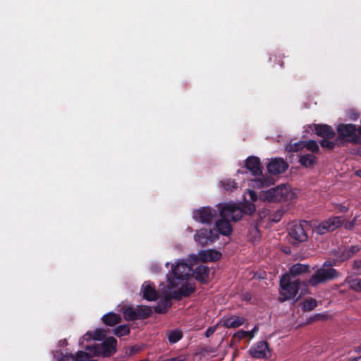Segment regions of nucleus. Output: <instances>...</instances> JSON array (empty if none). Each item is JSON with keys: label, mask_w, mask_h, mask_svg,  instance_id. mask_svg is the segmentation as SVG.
Wrapping results in <instances>:
<instances>
[{"label": "nucleus", "mask_w": 361, "mask_h": 361, "mask_svg": "<svg viewBox=\"0 0 361 361\" xmlns=\"http://www.w3.org/2000/svg\"><path fill=\"white\" fill-rule=\"evenodd\" d=\"M164 298L155 307V311L159 313L166 312L171 307V298L181 299L183 297L190 295L195 291L193 284L190 283L182 278H178V283H175L173 279H170L166 286L161 288Z\"/></svg>", "instance_id": "1"}, {"label": "nucleus", "mask_w": 361, "mask_h": 361, "mask_svg": "<svg viewBox=\"0 0 361 361\" xmlns=\"http://www.w3.org/2000/svg\"><path fill=\"white\" fill-rule=\"evenodd\" d=\"M231 232L232 227L230 223L221 219L216 221L215 228L213 230L202 228L197 231L194 235V240L197 244L204 246L214 242L219 238V234L229 235Z\"/></svg>", "instance_id": "2"}, {"label": "nucleus", "mask_w": 361, "mask_h": 361, "mask_svg": "<svg viewBox=\"0 0 361 361\" xmlns=\"http://www.w3.org/2000/svg\"><path fill=\"white\" fill-rule=\"evenodd\" d=\"M280 294L283 300L296 298L307 293V285L298 279H292L290 274H284L280 279Z\"/></svg>", "instance_id": "3"}, {"label": "nucleus", "mask_w": 361, "mask_h": 361, "mask_svg": "<svg viewBox=\"0 0 361 361\" xmlns=\"http://www.w3.org/2000/svg\"><path fill=\"white\" fill-rule=\"evenodd\" d=\"M220 216L222 219L229 222V221H238L242 216L243 213L252 214L255 212V206L252 202L245 201L243 208L241 209L235 203H224L219 206Z\"/></svg>", "instance_id": "4"}, {"label": "nucleus", "mask_w": 361, "mask_h": 361, "mask_svg": "<svg viewBox=\"0 0 361 361\" xmlns=\"http://www.w3.org/2000/svg\"><path fill=\"white\" fill-rule=\"evenodd\" d=\"M193 258L197 259L196 255H190L188 259V262L185 259H178L176 264H172L171 271L168 275L167 282L169 283L170 279H173L175 283H178V278L180 277L184 281L193 284L195 287V284L191 279V276H193V268L192 267L194 262Z\"/></svg>", "instance_id": "5"}, {"label": "nucleus", "mask_w": 361, "mask_h": 361, "mask_svg": "<svg viewBox=\"0 0 361 361\" xmlns=\"http://www.w3.org/2000/svg\"><path fill=\"white\" fill-rule=\"evenodd\" d=\"M296 192L288 185H280L267 190H262L260 199L268 202L288 201L295 199Z\"/></svg>", "instance_id": "6"}, {"label": "nucleus", "mask_w": 361, "mask_h": 361, "mask_svg": "<svg viewBox=\"0 0 361 361\" xmlns=\"http://www.w3.org/2000/svg\"><path fill=\"white\" fill-rule=\"evenodd\" d=\"M333 264L330 262H325L322 267L318 269L308 280V284L316 286L319 283L334 280L339 276L338 271L332 268Z\"/></svg>", "instance_id": "7"}, {"label": "nucleus", "mask_w": 361, "mask_h": 361, "mask_svg": "<svg viewBox=\"0 0 361 361\" xmlns=\"http://www.w3.org/2000/svg\"><path fill=\"white\" fill-rule=\"evenodd\" d=\"M116 339L110 336L101 344L87 346L85 350L92 353L94 356L109 357L116 352Z\"/></svg>", "instance_id": "8"}, {"label": "nucleus", "mask_w": 361, "mask_h": 361, "mask_svg": "<svg viewBox=\"0 0 361 361\" xmlns=\"http://www.w3.org/2000/svg\"><path fill=\"white\" fill-rule=\"evenodd\" d=\"M341 216H334L320 223H312L314 231L319 235L331 232L341 226L343 222Z\"/></svg>", "instance_id": "9"}, {"label": "nucleus", "mask_w": 361, "mask_h": 361, "mask_svg": "<svg viewBox=\"0 0 361 361\" xmlns=\"http://www.w3.org/2000/svg\"><path fill=\"white\" fill-rule=\"evenodd\" d=\"M217 213L215 209L209 207H202L194 210L192 217L195 221L202 224H210L216 217Z\"/></svg>", "instance_id": "10"}, {"label": "nucleus", "mask_w": 361, "mask_h": 361, "mask_svg": "<svg viewBox=\"0 0 361 361\" xmlns=\"http://www.w3.org/2000/svg\"><path fill=\"white\" fill-rule=\"evenodd\" d=\"M267 168L269 173L277 175L285 172L288 164L282 158H274L269 161Z\"/></svg>", "instance_id": "11"}, {"label": "nucleus", "mask_w": 361, "mask_h": 361, "mask_svg": "<svg viewBox=\"0 0 361 361\" xmlns=\"http://www.w3.org/2000/svg\"><path fill=\"white\" fill-rule=\"evenodd\" d=\"M247 170L253 176H261L262 173V166L260 159L255 156H250L245 159V163Z\"/></svg>", "instance_id": "12"}, {"label": "nucleus", "mask_w": 361, "mask_h": 361, "mask_svg": "<svg viewBox=\"0 0 361 361\" xmlns=\"http://www.w3.org/2000/svg\"><path fill=\"white\" fill-rule=\"evenodd\" d=\"M286 148L289 152H298L306 148L312 152H316L319 150V145L314 140H310L308 142H300L295 144H290Z\"/></svg>", "instance_id": "13"}, {"label": "nucleus", "mask_w": 361, "mask_h": 361, "mask_svg": "<svg viewBox=\"0 0 361 361\" xmlns=\"http://www.w3.org/2000/svg\"><path fill=\"white\" fill-rule=\"evenodd\" d=\"M269 353V348L267 343L265 341H260L257 343L249 350L250 355L257 359L265 358L267 357Z\"/></svg>", "instance_id": "14"}, {"label": "nucleus", "mask_w": 361, "mask_h": 361, "mask_svg": "<svg viewBox=\"0 0 361 361\" xmlns=\"http://www.w3.org/2000/svg\"><path fill=\"white\" fill-rule=\"evenodd\" d=\"M289 235L298 242H304L307 239V235L302 224H295L293 225L290 229Z\"/></svg>", "instance_id": "15"}, {"label": "nucleus", "mask_w": 361, "mask_h": 361, "mask_svg": "<svg viewBox=\"0 0 361 361\" xmlns=\"http://www.w3.org/2000/svg\"><path fill=\"white\" fill-rule=\"evenodd\" d=\"M360 250V248L358 245L348 246L339 248L336 251V255L339 258L340 261H345L352 257Z\"/></svg>", "instance_id": "16"}, {"label": "nucleus", "mask_w": 361, "mask_h": 361, "mask_svg": "<svg viewBox=\"0 0 361 361\" xmlns=\"http://www.w3.org/2000/svg\"><path fill=\"white\" fill-rule=\"evenodd\" d=\"M106 336V332L102 329H97L94 331H87L82 338L79 340V344L82 345L85 341L90 340L94 341H102Z\"/></svg>", "instance_id": "17"}, {"label": "nucleus", "mask_w": 361, "mask_h": 361, "mask_svg": "<svg viewBox=\"0 0 361 361\" xmlns=\"http://www.w3.org/2000/svg\"><path fill=\"white\" fill-rule=\"evenodd\" d=\"M221 254L214 250H202L199 252V255L196 256L197 259H194V262H196L197 259L203 262L211 261L214 262L220 259Z\"/></svg>", "instance_id": "18"}, {"label": "nucleus", "mask_w": 361, "mask_h": 361, "mask_svg": "<svg viewBox=\"0 0 361 361\" xmlns=\"http://www.w3.org/2000/svg\"><path fill=\"white\" fill-rule=\"evenodd\" d=\"M248 185L254 188H263L269 187L274 183L273 178L262 176L259 178H255L248 180Z\"/></svg>", "instance_id": "19"}, {"label": "nucleus", "mask_w": 361, "mask_h": 361, "mask_svg": "<svg viewBox=\"0 0 361 361\" xmlns=\"http://www.w3.org/2000/svg\"><path fill=\"white\" fill-rule=\"evenodd\" d=\"M245 319L243 317H238L236 315L224 317L222 319V324L227 328H237L243 325Z\"/></svg>", "instance_id": "20"}, {"label": "nucleus", "mask_w": 361, "mask_h": 361, "mask_svg": "<svg viewBox=\"0 0 361 361\" xmlns=\"http://www.w3.org/2000/svg\"><path fill=\"white\" fill-rule=\"evenodd\" d=\"M314 130L317 135L324 138H332L335 135L334 130L328 125H314Z\"/></svg>", "instance_id": "21"}, {"label": "nucleus", "mask_w": 361, "mask_h": 361, "mask_svg": "<svg viewBox=\"0 0 361 361\" xmlns=\"http://www.w3.org/2000/svg\"><path fill=\"white\" fill-rule=\"evenodd\" d=\"M141 291L143 295V298L149 301L155 300L157 298V293L154 289V287L149 282H145L141 288Z\"/></svg>", "instance_id": "22"}, {"label": "nucleus", "mask_w": 361, "mask_h": 361, "mask_svg": "<svg viewBox=\"0 0 361 361\" xmlns=\"http://www.w3.org/2000/svg\"><path fill=\"white\" fill-rule=\"evenodd\" d=\"M209 269L203 265L196 267L195 271L193 270V275L195 279L200 282H205L208 279Z\"/></svg>", "instance_id": "23"}, {"label": "nucleus", "mask_w": 361, "mask_h": 361, "mask_svg": "<svg viewBox=\"0 0 361 361\" xmlns=\"http://www.w3.org/2000/svg\"><path fill=\"white\" fill-rule=\"evenodd\" d=\"M308 268V265L296 264L293 265L290 269L289 273H286V274H290V277L293 279L297 275L307 272Z\"/></svg>", "instance_id": "24"}, {"label": "nucleus", "mask_w": 361, "mask_h": 361, "mask_svg": "<svg viewBox=\"0 0 361 361\" xmlns=\"http://www.w3.org/2000/svg\"><path fill=\"white\" fill-rule=\"evenodd\" d=\"M102 319L106 325L114 326L120 322L121 317L116 313L110 312L104 315Z\"/></svg>", "instance_id": "25"}, {"label": "nucleus", "mask_w": 361, "mask_h": 361, "mask_svg": "<svg viewBox=\"0 0 361 361\" xmlns=\"http://www.w3.org/2000/svg\"><path fill=\"white\" fill-rule=\"evenodd\" d=\"M123 316L126 320L133 321L139 319V313H137V307H129L123 311Z\"/></svg>", "instance_id": "26"}, {"label": "nucleus", "mask_w": 361, "mask_h": 361, "mask_svg": "<svg viewBox=\"0 0 361 361\" xmlns=\"http://www.w3.org/2000/svg\"><path fill=\"white\" fill-rule=\"evenodd\" d=\"M166 334L169 341L171 343L178 342L183 336L182 332L178 329L170 330Z\"/></svg>", "instance_id": "27"}, {"label": "nucleus", "mask_w": 361, "mask_h": 361, "mask_svg": "<svg viewBox=\"0 0 361 361\" xmlns=\"http://www.w3.org/2000/svg\"><path fill=\"white\" fill-rule=\"evenodd\" d=\"M315 157L312 154L300 155V163L306 167L311 166L314 163Z\"/></svg>", "instance_id": "28"}, {"label": "nucleus", "mask_w": 361, "mask_h": 361, "mask_svg": "<svg viewBox=\"0 0 361 361\" xmlns=\"http://www.w3.org/2000/svg\"><path fill=\"white\" fill-rule=\"evenodd\" d=\"M221 185L226 191H233L238 188V183L233 180L227 179L221 182Z\"/></svg>", "instance_id": "29"}, {"label": "nucleus", "mask_w": 361, "mask_h": 361, "mask_svg": "<svg viewBox=\"0 0 361 361\" xmlns=\"http://www.w3.org/2000/svg\"><path fill=\"white\" fill-rule=\"evenodd\" d=\"M350 288L357 292H361V279H352L348 281Z\"/></svg>", "instance_id": "30"}, {"label": "nucleus", "mask_w": 361, "mask_h": 361, "mask_svg": "<svg viewBox=\"0 0 361 361\" xmlns=\"http://www.w3.org/2000/svg\"><path fill=\"white\" fill-rule=\"evenodd\" d=\"M87 351H79L75 356V361H90V355H92V353H90L89 350Z\"/></svg>", "instance_id": "31"}, {"label": "nucleus", "mask_w": 361, "mask_h": 361, "mask_svg": "<svg viewBox=\"0 0 361 361\" xmlns=\"http://www.w3.org/2000/svg\"><path fill=\"white\" fill-rule=\"evenodd\" d=\"M129 332H130V329L127 325H121V326H117L114 329L115 334L118 337L126 336V335L128 334Z\"/></svg>", "instance_id": "32"}, {"label": "nucleus", "mask_w": 361, "mask_h": 361, "mask_svg": "<svg viewBox=\"0 0 361 361\" xmlns=\"http://www.w3.org/2000/svg\"><path fill=\"white\" fill-rule=\"evenodd\" d=\"M137 310L139 313V319L147 317L152 314L151 309L147 307L137 306Z\"/></svg>", "instance_id": "33"}, {"label": "nucleus", "mask_w": 361, "mask_h": 361, "mask_svg": "<svg viewBox=\"0 0 361 361\" xmlns=\"http://www.w3.org/2000/svg\"><path fill=\"white\" fill-rule=\"evenodd\" d=\"M317 306V301L313 298L306 300L302 304V308L305 311L312 310Z\"/></svg>", "instance_id": "34"}, {"label": "nucleus", "mask_w": 361, "mask_h": 361, "mask_svg": "<svg viewBox=\"0 0 361 361\" xmlns=\"http://www.w3.org/2000/svg\"><path fill=\"white\" fill-rule=\"evenodd\" d=\"M234 337L238 339H243L245 338H250V339L254 337V334L252 331L240 330L236 332Z\"/></svg>", "instance_id": "35"}, {"label": "nucleus", "mask_w": 361, "mask_h": 361, "mask_svg": "<svg viewBox=\"0 0 361 361\" xmlns=\"http://www.w3.org/2000/svg\"><path fill=\"white\" fill-rule=\"evenodd\" d=\"M329 138H324L321 141V145L324 148L331 149L334 148L335 144L334 142L328 140Z\"/></svg>", "instance_id": "36"}, {"label": "nucleus", "mask_w": 361, "mask_h": 361, "mask_svg": "<svg viewBox=\"0 0 361 361\" xmlns=\"http://www.w3.org/2000/svg\"><path fill=\"white\" fill-rule=\"evenodd\" d=\"M58 361H75V357L71 354H67L58 359Z\"/></svg>", "instance_id": "37"}, {"label": "nucleus", "mask_w": 361, "mask_h": 361, "mask_svg": "<svg viewBox=\"0 0 361 361\" xmlns=\"http://www.w3.org/2000/svg\"><path fill=\"white\" fill-rule=\"evenodd\" d=\"M247 194L249 195V198L251 201L255 202L257 200V195L254 190L248 189Z\"/></svg>", "instance_id": "38"}, {"label": "nucleus", "mask_w": 361, "mask_h": 361, "mask_svg": "<svg viewBox=\"0 0 361 361\" xmlns=\"http://www.w3.org/2000/svg\"><path fill=\"white\" fill-rule=\"evenodd\" d=\"M353 269L357 271L358 274H361V259L354 262Z\"/></svg>", "instance_id": "39"}, {"label": "nucleus", "mask_w": 361, "mask_h": 361, "mask_svg": "<svg viewBox=\"0 0 361 361\" xmlns=\"http://www.w3.org/2000/svg\"><path fill=\"white\" fill-rule=\"evenodd\" d=\"M185 360V357L183 355H180L177 357L166 359L164 361H184Z\"/></svg>", "instance_id": "40"}, {"label": "nucleus", "mask_w": 361, "mask_h": 361, "mask_svg": "<svg viewBox=\"0 0 361 361\" xmlns=\"http://www.w3.org/2000/svg\"><path fill=\"white\" fill-rule=\"evenodd\" d=\"M216 327L215 326H211L209 327V329H207V330L205 331V336L207 337H209L211 336L214 333V331H216Z\"/></svg>", "instance_id": "41"}, {"label": "nucleus", "mask_w": 361, "mask_h": 361, "mask_svg": "<svg viewBox=\"0 0 361 361\" xmlns=\"http://www.w3.org/2000/svg\"><path fill=\"white\" fill-rule=\"evenodd\" d=\"M348 116L350 119L356 120L358 118L359 114L355 112H353L352 114H350Z\"/></svg>", "instance_id": "42"}, {"label": "nucleus", "mask_w": 361, "mask_h": 361, "mask_svg": "<svg viewBox=\"0 0 361 361\" xmlns=\"http://www.w3.org/2000/svg\"><path fill=\"white\" fill-rule=\"evenodd\" d=\"M252 233H254V235H255V238H257L259 237V230L256 228V227H254L252 231H251Z\"/></svg>", "instance_id": "43"}, {"label": "nucleus", "mask_w": 361, "mask_h": 361, "mask_svg": "<svg viewBox=\"0 0 361 361\" xmlns=\"http://www.w3.org/2000/svg\"><path fill=\"white\" fill-rule=\"evenodd\" d=\"M356 221V218H355L351 222H349L348 224L345 225V227L347 228H352L354 226L355 221Z\"/></svg>", "instance_id": "44"}, {"label": "nucleus", "mask_w": 361, "mask_h": 361, "mask_svg": "<svg viewBox=\"0 0 361 361\" xmlns=\"http://www.w3.org/2000/svg\"><path fill=\"white\" fill-rule=\"evenodd\" d=\"M152 269L154 271V272H158L160 269V267L158 266L157 264H152Z\"/></svg>", "instance_id": "45"}, {"label": "nucleus", "mask_w": 361, "mask_h": 361, "mask_svg": "<svg viewBox=\"0 0 361 361\" xmlns=\"http://www.w3.org/2000/svg\"><path fill=\"white\" fill-rule=\"evenodd\" d=\"M339 209L342 212H345L348 210V208L345 206H340Z\"/></svg>", "instance_id": "46"}, {"label": "nucleus", "mask_w": 361, "mask_h": 361, "mask_svg": "<svg viewBox=\"0 0 361 361\" xmlns=\"http://www.w3.org/2000/svg\"><path fill=\"white\" fill-rule=\"evenodd\" d=\"M137 351V349L135 347H132L130 348V354H134Z\"/></svg>", "instance_id": "47"}, {"label": "nucleus", "mask_w": 361, "mask_h": 361, "mask_svg": "<svg viewBox=\"0 0 361 361\" xmlns=\"http://www.w3.org/2000/svg\"><path fill=\"white\" fill-rule=\"evenodd\" d=\"M250 331L255 335L258 331V327L255 326Z\"/></svg>", "instance_id": "48"}, {"label": "nucleus", "mask_w": 361, "mask_h": 361, "mask_svg": "<svg viewBox=\"0 0 361 361\" xmlns=\"http://www.w3.org/2000/svg\"><path fill=\"white\" fill-rule=\"evenodd\" d=\"M355 174H356V176L361 177V170H357L355 171Z\"/></svg>", "instance_id": "49"}, {"label": "nucleus", "mask_w": 361, "mask_h": 361, "mask_svg": "<svg viewBox=\"0 0 361 361\" xmlns=\"http://www.w3.org/2000/svg\"><path fill=\"white\" fill-rule=\"evenodd\" d=\"M59 343H60V345H66V339H64V340H63V341H59Z\"/></svg>", "instance_id": "50"}, {"label": "nucleus", "mask_w": 361, "mask_h": 361, "mask_svg": "<svg viewBox=\"0 0 361 361\" xmlns=\"http://www.w3.org/2000/svg\"><path fill=\"white\" fill-rule=\"evenodd\" d=\"M350 361H361V357H357Z\"/></svg>", "instance_id": "51"}, {"label": "nucleus", "mask_w": 361, "mask_h": 361, "mask_svg": "<svg viewBox=\"0 0 361 361\" xmlns=\"http://www.w3.org/2000/svg\"><path fill=\"white\" fill-rule=\"evenodd\" d=\"M90 361H97V360L91 359Z\"/></svg>", "instance_id": "52"}, {"label": "nucleus", "mask_w": 361, "mask_h": 361, "mask_svg": "<svg viewBox=\"0 0 361 361\" xmlns=\"http://www.w3.org/2000/svg\"><path fill=\"white\" fill-rule=\"evenodd\" d=\"M169 262H167V263L166 264V267H168V265H169Z\"/></svg>", "instance_id": "53"}, {"label": "nucleus", "mask_w": 361, "mask_h": 361, "mask_svg": "<svg viewBox=\"0 0 361 361\" xmlns=\"http://www.w3.org/2000/svg\"><path fill=\"white\" fill-rule=\"evenodd\" d=\"M141 361H149V360H141Z\"/></svg>", "instance_id": "54"}]
</instances>
